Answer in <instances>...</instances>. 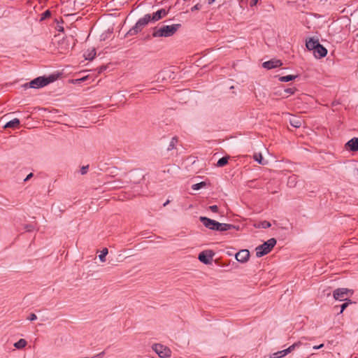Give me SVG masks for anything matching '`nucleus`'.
I'll use <instances>...</instances> for the list:
<instances>
[{"label": "nucleus", "mask_w": 358, "mask_h": 358, "mask_svg": "<svg viewBox=\"0 0 358 358\" xmlns=\"http://www.w3.org/2000/svg\"><path fill=\"white\" fill-rule=\"evenodd\" d=\"M327 54V50L320 43L313 51V55L316 58L320 59L325 57Z\"/></svg>", "instance_id": "11"}, {"label": "nucleus", "mask_w": 358, "mask_h": 358, "mask_svg": "<svg viewBox=\"0 0 358 358\" xmlns=\"http://www.w3.org/2000/svg\"><path fill=\"white\" fill-rule=\"evenodd\" d=\"M206 183L205 182H201L199 183L193 185L192 187L194 190H198L202 187H206Z\"/></svg>", "instance_id": "26"}, {"label": "nucleus", "mask_w": 358, "mask_h": 358, "mask_svg": "<svg viewBox=\"0 0 358 358\" xmlns=\"http://www.w3.org/2000/svg\"><path fill=\"white\" fill-rule=\"evenodd\" d=\"M271 226V224L269 222L264 220V221L260 222L258 224V225H255V227L266 229V228H269Z\"/></svg>", "instance_id": "22"}, {"label": "nucleus", "mask_w": 358, "mask_h": 358, "mask_svg": "<svg viewBox=\"0 0 358 358\" xmlns=\"http://www.w3.org/2000/svg\"><path fill=\"white\" fill-rule=\"evenodd\" d=\"M227 162H228V157H223L217 161V166L219 167H222V166H224V165H226L227 164Z\"/></svg>", "instance_id": "25"}, {"label": "nucleus", "mask_w": 358, "mask_h": 358, "mask_svg": "<svg viewBox=\"0 0 358 358\" xmlns=\"http://www.w3.org/2000/svg\"><path fill=\"white\" fill-rule=\"evenodd\" d=\"M180 24H173L171 25H162L159 27H155L152 30V36L154 38L170 37L173 36L179 28Z\"/></svg>", "instance_id": "1"}, {"label": "nucleus", "mask_w": 358, "mask_h": 358, "mask_svg": "<svg viewBox=\"0 0 358 358\" xmlns=\"http://www.w3.org/2000/svg\"><path fill=\"white\" fill-rule=\"evenodd\" d=\"M209 209L213 212V213H217L218 212V206L216 205L210 206H209Z\"/></svg>", "instance_id": "29"}, {"label": "nucleus", "mask_w": 358, "mask_h": 358, "mask_svg": "<svg viewBox=\"0 0 358 358\" xmlns=\"http://www.w3.org/2000/svg\"><path fill=\"white\" fill-rule=\"evenodd\" d=\"M152 348L161 358H168L171 355V350L168 347L162 344H154L152 345Z\"/></svg>", "instance_id": "4"}, {"label": "nucleus", "mask_w": 358, "mask_h": 358, "mask_svg": "<svg viewBox=\"0 0 358 358\" xmlns=\"http://www.w3.org/2000/svg\"><path fill=\"white\" fill-rule=\"evenodd\" d=\"M253 159L260 164L265 165L267 164V161L264 159L261 153L254 154Z\"/></svg>", "instance_id": "19"}, {"label": "nucleus", "mask_w": 358, "mask_h": 358, "mask_svg": "<svg viewBox=\"0 0 358 358\" xmlns=\"http://www.w3.org/2000/svg\"><path fill=\"white\" fill-rule=\"evenodd\" d=\"M51 15L50 12L49 10H46L43 13V16L41 17V20H44L46 17H50Z\"/></svg>", "instance_id": "30"}, {"label": "nucleus", "mask_w": 358, "mask_h": 358, "mask_svg": "<svg viewBox=\"0 0 358 358\" xmlns=\"http://www.w3.org/2000/svg\"><path fill=\"white\" fill-rule=\"evenodd\" d=\"M301 345L300 341L294 343L293 345H290L288 348L278 351L277 352H274L271 355V358H281L287 355L288 353L293 351L296 347H299Z\"/></svg>", "instance_id": "8"}, {"label": "nucleus", "mask_w": 358, "mask_h": 358, "mask_svg": "<svg viewBox=\"0 0 358 358\" xmlns=\"http://www.w3.org/2000/svg\"><path fill=\"white\" fill-rule=\"evenodd\" d=\"M233 228H234V226L232 224L219 222L217 231H224L230 230Z\"/></svg>", "instance_id": "17"}, {"label": "nucleus", "mask_w": 358, "mask_h": 358, "mask_svg": "<svg viewBox=\"0 0 358 358\" xmlns=\"http://www.w3.org/2000/svg\"><path fill=\"white\" fill-rule=\"evenodd\" d=\"M25 229L28 231H31L33 230V227L32 226H27V227H25Z\"/></svg>", "instance_id": "36"}, {"label": "nucleus", "mask_w": 358, "mask_h": 358, "mask_svg": "<svg viewBox=\"0 0 358 358\" xmlns=\"http://www.w3.org/2000/svg\"><path fill=\"white\" fill-rule=\"evenodd\" d=\"M108 252V250L106 248L101 250V254L99 255V258L101 262H106V256L107 255Z\"/></svg>", "instance_id": "23"}, {"label": "nucleus", "mask_w": 358, "mask_h": 358, "mask_svg": "<svg viewBox=\"0 0 358 358\" xmlns=\"http://www.w3.org/2000/svg\"><path fill=\"white\" fill-rule=\"evenodd\" d=\"M88 166H83L80 169L81 174L84 175L87 173Z\"/></svg>", "instance_id": "32"}, {"label": "nucleus", "mask_w": 358, "mask_h": 358, "mask_svg": "<svg viewBox=\"0 0 358 358\" xmlns=\"http://www.w3.org/2000/svg\"><path fill=\"white\" fill-rule=\"evenodd\" d=\"M32 176H33V173H29V174L27 176V178L24 179V181H27V180H29Z\"/></svg>", "instance_id": "35"}, {"label": "nucleus", "mask_w": 358, "mask_h": 358, "mask_svg": "<svg viewBox=\"0 0 358 358\" xmlns=\"http://www.w3.org/2000/svg\"><path fill=\"white\" fill-rule=\"evenodd\" d=\"M36 319H37V316L34 313H31L29 315V317H28V320H29L30 321H34V320H36Z\"/></svg>", "instance_id": "31"}, {"label": "nucleus", "mask_w": 358, "mask_h": 358, "mask_svg": "<svg viewBox=\"0 0 358 358\" xmlns=\"http://www.w3.org/2000/svg\"><path fill=\"white\" fill-rule=\"evenodd\" d=\"M199 220L206 228L217 231L219 223L218 222L206 217H200Z\"/></svg>", "instance_id": "9"}, {"label": "nucleus", "mask_w": 358, "mask_h": 358, "mask_svg": "<svg viewBox=\"0 0 358 358\" xmlns=\"http://www.w3.org/2000/svg\"><path fill=\"white\" fill-rule=\"evenodd\" d=\"M355 358H358V357H355Z\"/></svg>", "instance_id": "41"}, {"label": "nucleus", "mask_w": 358, "mask_h": 358, "mask_svg": "<svg viewBox=\"0 0 358 358\" xmlns=\"http://www.w3.org/2000/svg\"><path fill=\"white\" fill-rule=\"evenodd\" d=\"M170 201L169 200H167L164 203V206H166V205H168Z\"/></svg>", "instance_id": "38"}, {"label": "nucleus", "mask_w": 358, "mask_h": 358, "mask_svg": "<svg viewBox=\"0 0 358 358\" xmlns=\"http://www.w3.org/2000/svg\"><path fill=\"white\" fill-rule=\"evenodd\" d=\"M347 301H348L347 302H345L341 305V310L340 311V313H342L343 312V310L348 306V305L352 303L350 299H348Z\"/></svg>", "instance_id": "27"}, {"label": "nucleus", "mask_w": 358, "mask_h": 358, "mask_svg": "<svg viewBox=\"0 0 358 358\" xmlns=\"http://www.w3.org/2000/svg\"><path fill=\"white\" fill-rule=\"evenodd\" d=\"M296 77H297V76L288 75V76L280 77L279 80L280 82H289V81L294 80Z\"/></svg>", "instance_id": "20"}, {"label": "nucleus", "mask_w": 358, "mask_h": 358, "mask_svg": "<svg viewBox=\"0 0 358 358\" xmlns=\"http://www.w3.org/2000/svg\"><path fill=\"white\" fill-rule=\"evenodd\" d=\"M215 0H208V3L211 4L213 3Z\"/></svg>", "instance_id": "39"}, {"label": "nucleus", "mask_w": 358, "mask_h": 358, "mask_svg": "<svg viewBox=\"0 0 358 358\" xmlns=\"http://www.w3.org/2000/svg\"><path fill=\"white\" fill-rule=\"evenodd\" d=\"M168 14V12L165 9H160L153 13L152 16H151L152 21L156 22L163 18Z\"/></svg>", "instance_id": "13"}, {"label": "nucleus", "mask_w": 358, "mask_h": 358, "mask_svg": "<svg viewBox=\"0 0 358 358\" xmlns=\"http://www.w3.org/2000/svg\"><path fill=\"white\" fill-rule=\"evenodd\" d=\"M152 21L150 15H145L143 17L139 19L136 23L135 26L132 27L128 32V35H134L141 31V29L146 26L149 22Z\"/></svg>", "instance_id": "3"}, {"label": "nucleus", "mask_w": 358, "mask_h": 358, "mask_svg": "<svg viewBox=\"0 0 358 358\" xmlns=\"http://www.w3.org/2000/svg\"><path fill=\"white\" fill-rule=\"evenodd\" d=\"M53 80H54L53 78H52L51 77H49V78L38 77V78H35L33 80H31L29 83V85L31 88L37 89V88L43 87L45 85H47L48 84L52 83Z\"/></svg>", "instance_id": "5"}, {"label": "nucleus", "mask_w": 358, "mask_h": 358, "mask_svg": "<svg viewBox=\"0 0 358 358\" xmlns=\"http://www.w3.org/2000/svg\"><path fill=\"white\" fill-rule=\"evenodd\" d=\"M252 1H253L254 4H255V3H257L258 0H252Z\"/></svg>", "instance_id": "40"}, {"label": "nucleus", "mask_w": 358, "mask_h": 358, "mask_svg": "<svg viewBox=\"0 0 358 358\" xmlns=\"http://www.w3.org/2000/svg\"><path fill=\"white\" fill-rule=\"evenodd\" d=\"M85 57L87 60H92L96 56V50L92 48L88 50L84 55Z\"/></svg>", "instance_id": "18"}, {"label": "nucleus", "mask_w": 358, "mask_h": 358, "mask_svg": "<svg viewBox=\"0 0 358 358\" xmlns=\"http://www.w3.org/2000/svg\"><path fill=\"white\" fill-rule=\"evenodd\" d=\"M20 120L17 118H14L13 120L8 122L3 127L4 129L6 128H17L20 125Z\"/></svg>", "instance_id": "16"}, {"label": "nucleus", "mask_w": 358, "mask_h": 358, "mask_svg": "<svg viewBox=\"0 0 358 358\" xmlns=\"http://www.w3.org/2000/svg\"><path fill=\"white\" fill-rule=\"evenodd\" d=\"M276 244V240L273 238H270L263 244L257 246L255 249L257 257H261L271 251Z\"/></svg>", "instance_id": "2"}, {"label": "nucleus", "mask_w": 358, "mask_h": 358, "mask_svg": "<svg viewBox=\"0 0 358 358\" xmlns=\"http://www.w3.org/2000/svg\"><path fill=\"white\" fill-rule=\"evenodd\" d=\"M352 294V292L347 288H338L334 291L333 296L336 300L345 301L348 300L347 296Z\"/></svg>", "instance_id": "6"}, {"label": "nucleus", "mask_w": 358, "mask_h": 358, "mask_svg": "<svg viewBox=\"0 0 358 358\" xmlns=\"http://www.w3.org/2000/svg\"><path fill=\"white\" fill-rule=\"evenodd\" d=\"M323 346H324L323 344H321L320 345H315V346H313V349H316V350L320 349V348H322Z\"/></svg>", "instance_id": "37"}, {"label": "nucleus", "mask_w": 358, "mask_h": 358, "mask_svg": "<svg viewBox=\"0 0 358 358\" xmlns=\"http://www.w3.org/2000/svg\"><path fill=\"white\" fill-rule=\"evenodd\" d=\"M290 124L292 126L299 128L301 126V120L296 118L290 120Z\"/></svg>", "instance_id": "24"}, {"label": "nucleus", "mask_w": 358, "mask_h": 358, "mask_svg": "<svg viewBox=\"0 0 358 358\" xmlns=\"http://www.w3.org/2000/svg\"><path fill=\"white\" fill-rule=\"evenodd\" d=\"M201 6L199 3L196 4L192 8V11L196 10L201 9Z\"/></svg>", "instance_id": "33"}, {"label": "nucleus", "mask_w": 358, "mask_h": 358, "mask_svg": "<svg viewBox=\"0 0 358 358\" xmlns=\"http://www.w3.org/2000/svg\"><path fill=\"white\" fill-rule=\"evenodd\" d=\"M177 142V139L176 138H172V141H171V145L173 148V145H174V143Z\"/></svg>", "instance_id": "34"}, {"label": "nucleus", "mask_w": 358, "mask_h": 358, "mask_svg": "<svg viewBox=\"0 0 358 358\" xmlns=\"http://www.w3.org/2000/svg\"><path fill=\"white\" fill-rule=\"evenodd\" d=\"M296 91V89L295 87H290L285 90V92L288 94H293Z\"/></svg>", "instance_id": "28"}, {"label": "nucleus", "mask_w": 358, "mask_h": 358, "mask_svg": "<svg viewBox=\"0 0 358 358\" xmlns=\"http://www.w3.org/2000/svg\"><path fill=\"white\" fill-rule=\"evenodd\" d=\"M345 146L347 148H349V149L352 151H357L358 150V138H352L345 144Z\"/></svg>", "instance_id": "15"}, {"label": "nucleus", "mask_w": 358, "mask_h": 358, "mask_svg": "<svg viewBox=\"0 0 358 358\" xmlns=\"http://www.w3.org/2000/svg\"><path fill=\"white\" fill-rule=\"evenodd\" d=\"M319 43H320L317 39L310 38L306 41V46L309 50L314 51Z\"/></svg>", "instance_id": "14"}, {"label": "nucleus", "mask_w": 358, "mask_h": 358, "mask_svg": "<svg viewBox=\"0 0 358 358\" xmlns=\"http://www.w3.org/2000/svg\"><path fill=\"white\" fill-rule=\"evenodd\" d=\"M250 257V252L248 250H241L236 255V259L241 263H245L248 261Z\"/></svg>", "instance_id": "10"}, {"label": "nucleus", "mask_w": 358, "mask_h": 358, "mask_svg": "<svg viewBox=\"0 0 358 358\" xmlns=\"http://www.w3.org/2000/svg\"><path fill=\"white\" fill-rule=\"evenodd\" d=\"M282 64L280 60L275 59L265 62L263 63V66L268 69H271L278 66H280Z\"/></svg>", "instance_id": "12"}, {"label": "nucleus", "mask_w": 358, "mask_h": 358, "mask_svg": "<svg viewBox=\"0 0 358 358\" xmlns=\"http://www.w3.org/2000/svg\"><path fill=\"white\" fill-rule=\"evenodd\" d=\"M214 255L215 252L213 250H206L199 254L198 259L201 262L205 264H210Z\"/></svg>", "instance_id": "7"}, {"label": "nucleus", "mask_w": 358, "mask_h": 358, "mask_svg": "<svg viewBox=\"0 0 358 358\" xmlns=\"http://www.w3.org/2000/svg\"><path fill=\"white\" fill-rule=\"evenodd\" d=\"M26 345H27V341L24 339L21 338L14 344V346L17 349H21V348H24L26 346Z\"/></svg>", "instance_id": "21"}]
</instances>
